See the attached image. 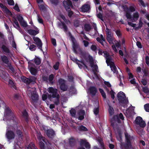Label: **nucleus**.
Instances as JSON below:
<instances>
[{
  "label": "nucleus",
  "mask_w": 149,
  "mask_h": 149,
  "mask_svg": "<svg viewBox=\"0 0 149 149\" xmlns=\"http://www.w3.org/2000/svg\"><path fill=\"white\" fill-rule=\"evenodd\" d=\"M19 23L23 27H26L27 26V23L24 20L19 22Z\"/></svg>",
  "instance_id": "4d7b16f0"
},
{
  "label": "nucleus",
  "mask_w": 149,
  "mask_h": 149,
  "mask_svg": "<svg viewBox=\"0 0 149 149\" xmlns=\"http://www.w3.org/2000/svg\"><path fill=\"white\" fill-rule=\"evenodd\" d=\"M59 65L60 63L59 62L57 61L56 62L55 65H54L53 66L55 70H58V69Z\"/></svg>",
  "instance_id": "603ef678"
},
{
  "label": "nucleus",
  "mask_w": 149,
  "mask_h": 149,
  "mask_svg": "<svg viewBox=\"0 0 149 149\" xmlns=\"http://www.w3.org/2000/svg\"><path fill=\"white\" fill-rule=\"evenodd\" d=\"M7 67L13 72H14L15 70L13 66L11 65V64L10 63H9L7 64Z\"/></svg>",
  "instance_id": "5fc2aeb1"
},
{
  "label": "nucleus",
  "mask_w": 149,
  "mask_h": 149,
  "mask_svg": "<svg viewBox=\"0 0 149 149\" xmlns=\"http://www.w3.org/2000/svg\"><path fill=\"white\" fill-rule=\"evenodd\" d=\"M86 114L85 111L83 109L79 110L76 114V118L78 120L81 121L84 118V116Z\"/></svg>",
  "instance_id": "9d476101"
},
{
  "label": "nucleus",
  "mask_w": 149,
  "mask_h": 149,
  "mask_svg": "<svg viewBox=\"0 0 149 149\" xmlns=\"http://www.w3.org/2000/svg\"><path fill=\"white\" fill-rule=\"evenodd\" d=\"M37 47L36 45L34 44L31 45L29 47V49L31 51H34L36 50Z\"/></svg>",
  "instance_id": "8fccbe9b"
},
{
  "label": "nucleus",
  "mask_w": 149,
  "mask_h": 149,
  "mask_svg": "<svg viewBox=\"0 0 149 149\" xmlns=\"http://www.w3.org/2000/svg\"><path fill=\"white\" fill-rule=\"evenodd\" d=\"M109 64H110L111 70L113 72V73H117V68L115 65L114 62L112 61L111 62H110Z\"/></svg>",
  "instance_id": "5701e85b"
},
{
  "label": "nucleus",
  "mask_w": 149,
  "mask_h": 149,
  "mask_svg": "<svg viewBox=\"0 0 149 149\" xmlns=\"http://www.w3.org/2000/svg\"><path fill=\"white\" fill-rule=\"evenodd\" d=\"M54 78V76L52 74H51L49 76L48 79L49 82L51 84H53L54 83L53 80Z\"/></svg>",
  "instance_id": "c03bdc74"
},
{
  "label": "nucleus",
  "mask_w": 149,
  "mask_h": 149,
  "mask_svg": "<svg viewBox=\"0 0 149 149\" xmlns=\"http://www.w3.org/2000/svg\"><path fill=\"white\" fill-rule=\"evenodd\" d=\"M110 122H111V125L113 127V128L114 129L117 126V124L114 121L112 122V121H111V120H110Z\"/></svg>",
  "instance_id": "e2e57ef3"
},
{
  "label": "nucleus",
  "mask_w": 149,
  "mask_h": 149,
  "mask_svg": "<svg viewBox=\"0 0 149 149\" xmlns=\"http://www.w3.org/2000/svg\"><path fill=\"white\" fill-rule=\"evenodd\" d=\"M1 48L3 52L10 54V51L8 47L4 45H2Z\"/></svg>",
  "instance_id": "a878e982"
},
{
  "label": "nucleus",
  "mask_w": 149,
  "mask_h": 149,
  "mask_svg": "<svg viewBox=\"0 0 149 149\" xmlns=\"http://www.w3.org/2000/svg\"><path fill=\"white\" fill-rule=\"evenodd\" d=\"M117 97L120 103L126 104L128 102V100L126 99L125 94L122 91H120L118 93Z\"/></svg>",
  "instance_id": "39448f33"
},
{
  "label": "nucleus",
  "mask_w": 149,
  "mask_h": 149,
  "mask_svg": "<svg viewBox=\"0 0 149 149\" xmlns=\"http://www.w3.org/2000/svg\"><path fill=\"white\" fill-rule=\"evenodd\" d=\"M99 111V107L95 108L93 110L94 114L95 115H97L98 114Z\"/></svg>",
  "instance_id": "6e6d98bb"
},
{
  "label": "nucleus",
  "mask_w": 149,
  "mask_h": 149,
  "mask_svg": "<svg viewBox=\"0 0 149 149\" xmlns=\"http://www.w3.org/2000/svg\"><path fill=\"white\" fill-rule=\"evenodd\" d=\"M0 7L2 8V11L6 14L10 15H12L11 12L7 7L1 3H0Z\"/></svg>",
  "instance_id": "aec40b11"
},
{
  "label": "nucleus",
  "mask_w": 149,
  "mask_h": 149,
  "mask_svg": "<svg viewBox=\"0 0 149 149\" xmlns=\"http://www.w3.org/2000/svg\"><path fill=\"white\" fill-rule=\"evenodd\" d=\"M69 91L74 94H77V91L74 86H71L69 89Z\"/></svg>",
  "instance_id": "c9c22d12"
},
{
  "label": "nucleus",
  "mask_w": 149,
  "mask_h": 149,
  "mask_svg": "<svg viewBox=\"0 0 149 149\" xmlns=\"http://www.w3.org/2000/svg\"><path fill=\"white\" fill-rule=\"evenodd\" d=\"M115 32L118 37H120L122 36V34L119 29L116 30Z\"/></svg>",
  "instance_id": "680f3d73"
},
{
  "label": "nucleus",
  "mask_w": 149,
  "mask_h": 149,
  "mask_svg": "<svg viewBox=\"0 0 149 149\" xmlns=\"http://www.w3.org/2000/svg\"><path fill=\"white\" fill-rule=\"evenodd\" d=\"M110 93L111 95V98L113 99H114L115 98L114 95L115 94V93L114 92L112 89H111L110 92Z\"/></svg>",
  "instance_id": "338daca9"
},
{
  "label": "nucleus",
  "mask_w": 149,
  "mask_h": 149,
  "mask_svg": "<svg viewBox=\"0 0 149 149\" xmlns=\"http://www.w3.org/2000/svg\"><path fill=\"white\" fill-rule=\"evenodd\" d=\"M79 54L80 55V57L81 58L86 60H87V55L86 52H83L80 49Z\"/></svg>",
  "instance_id": "c85d7f7f"
},
{
  "label": "nucleus",
  "mask_w": 149,
  "mask_h": 149,
  "mask_svg": "<svg viewBox=\"0 0 149 149\" xmlns=\"http://www.w3.org/2000/svg\"><path fill=\"white\" fill-rule=\"evenodd\" d=\"M66 11L68 12V17L70 18L74 14L73 12L71 10L70 8L68 10H66Z\"/></svg>",
  "instance_id": "864d4df0"
},
{
  "label": "nucleus",
  "mask_w": 149,
  "mask_h": 149,
  "mask_svg": "<svg viewBox=\"0 0 149 149\" xmlns=\"http://www.w3.org/2000/svg\"><path fill=\"white\" fill-rule=\"evenodd\" d=\"M71 39L72 42L73 50L75 53H77V49L79 48V43H77L74 37H72Z\"/></svg>",
  "instance_id": "f8f14e48"
},
{
  "label": "nucleus",
  "mask_w": 149,
  "mask_h": 149,
  "mask_svg": "<svg viewBox=\"0 0 149 149\" xmlns=\"http://www.w3.org/2000/svg\"><path fill=\"white\" fill-rule=\"evenodd\" d=\"M6 135L7 138L9 140L13 139L15 137L14 132L12 130H8L7 131Z\"/></svg>",
  "instance_id": "dca6fc26"
},
{
  "label": "nucleus",
  "mask_w": 149,
  "mask_h": 149,
  "mask_svg": "<svg viewBox=\"0 0 149 149\" xmlns=\"http://www.w3.org/2000/svg\"><path fill=\"white\" fill-rule=\"evenodd\" d=\"M108 105L109 106L108 111L110 116H111L114 113V110L113 107L109 104H108Z\"/></svg>",
  "instance_id": "473e14b6"
},
{
  "label": "nucleus",
  "mask_w": 149,
  "mask_h": 149,
  "mask_svg": "<svg viewBox=\"0 0 149 149\" xmlns=\"http://www.w3.org/2000/svg\"><path fill=\"white\" fill-rule=\"evenodd\" d=\"M27 31L30 35L33 36H35L39 33L38 31L32 29L28 30Z\"/></svg>",
  "instance_id": "2f4dec72"
},
{
  "label": "nucleus",
  "mask_w": 149,
  "mask_h": 149,
  "mask_svg": "<svg viewBox=\"0 0 149 149\" xmlns=\"http://www.w3.org/2000/svg\"><path fill=\"white\" fill-rule=\"evenodd\" d=\"M29 71L31 74L33 75H36L38 72L36 68L33 67H30Z\"/></svg>",
  "instance_id": "72a5a7b5"
},
{
  "label": "nucleus",
  "mask_w": 149,
  "mask_h": 149,
  "mask_svg": "<svg viewBox=\"0 0 149 149\" xmlns=\"http://www.w3.org/2000/svg\"><path fill=\"white\" fill-rule=\"evenodd\" d=\"M107 39L110 44H113V39L111 36H107Z\"/></svg>",
  "instance_id": "49530a36"
},
{
  "label": "nucleus",
  "mask_w": 149,
  "mask_h": 149,
  "mask_svg": "<svg viewBox=\"0 0 149 149\" xmlns=\"http://www.w3.org/2000/svg\"><path fill=\"white\" fill-rule=\"evenodd\" d=\"M34 63L37 65H39L40 64L41 62L40 59L38 57H36L34 60Z\"/></svg>",
  "instance_id": "a18cd8bd"
},
{
  "label": "nucleus",
  "mask_w": 149,
  "mask_h": 149,
  "mask_svg": "<svg viewBox=\"0 0 149 149\" xmlns=\"http://www.w3.org/2000/svg\"><path fill=\"white\" fill-rule=\"evenodd\" d=\"M13 22L15 23V24L16 25L17 27H16L15 25H13V26L14 27L17 29H18L19 31L21 32V31H22V29L20 28L19 23L17 20V19L15 18L13 20Z\"/></svg>",
  "instance_id": "cd10ccee"
},
{
  "label": "nucleus",
  "mask_w": 149,
  "mask_h": 149,
  "mask_svg": "<svg viewBox=\"0 0 149 149\" xmlns=\"http://www.w3.org/2000/svg\"><path fill=\"white\" fill-rule=\"evenodd\" d=\"M89 89L90 93L93 96H95L96 95L97 92L96 88L94 86L90 87Z\"/></svg>",
  "instance_id": "412c9836"
},
{
  "label": "nucleus",
  "mask_w": 149,
  "mask_h": 149,
  "mask_svg": "<svg viewBox=\"0 0 149 149\" xmlns=\"http://www.w3.org/2000/svg\"><path fill=\"white\" fill-rule=\"evenodd\" d=\"M58 26L60 28L63 29L65 32H67L68 30L67 25L63 21H61L60 22H58Z\"/></svg>",
  "instance_id": "a211bd4d"
},
{
  "label": "nucleus",
  "mask_w": 149,
  "mask_h": 149,
  "mask_svg": "<svg viewBox=\"0 0 149 149\" xmlns=\"http://www.w3.org/2000/svg\"><path fill=\"white\" fill-rule=\"evenodd\" d=\"M17 18L18 20L19 21V23L21 22L24 20L23 17L20 15H17Z\"/></svg>",
  "instance_id": "13d9d810"
},
{
  "label": "nucleus",
  "mask_w": 149,
  "mask_h": 149,
  "mask_svg": "<svg viewBox=\"0 0 149 149\" xmlns=\"http://www.w3.org/2000/svg\"><path fill=\"white\" fill-rule=\"evenodd\" d=\"M57 85L59 86L61 90L65 91L67 90L68 86L66 84V81L65 79L60 78L57 81Z\"/></svg>",
  "instance_id": "7ed1b4c3"
},
{
  "label": "nucleus",
  "mask_w": 149,
  "mask_h": 149,
  "mask_svg": "<svg viewBox=\"0 0 149 149\" xmlns=\"http://www.w3.org/2000/svg\"><path fill=\"white\" fill-rule=\"evenodd\" d=\"M36 136L39 141H42L43 142L46 143V140L45 137L42 136L40 132H38Z\"/></svg>",
  "instance_id": "393cba45"
},
{
  "label": "nucleus",
  "mask_w": 149,
  "mask_h": 149,
  "mask_svg": "<svg viewBox=\"0 0 149 149\" xmlns=\"http://www.w3.org/2000/svg\"><path fill=\"white\" fill-rule=\"evenodd\" d=\"M125 136L126 143L125 145V148H129L132 146L131 141L133 138L132 136H131L127 133H125Z\"/></svg>",
  "instance_id": "0eeeda50"
},
{
  "label": "nucleus",
  "mask_w": 149,
  "mask_h": 149,
  "mask_svg": "<svg viewBox=\"0 0 149 149\" xmlns=\"http://www.w3.org/2000/svg\"><path fill=\"white\" fill-rule=\"evenodd\" d=\"M89 60L91 67L93 68V69L94 68L95 65H94L93 58L92 56H89Z\"/></svg>",
  "instance_id": "4c0bfd02"
},
{
  "label": "nucleus",
  "mask_w": 149,
  "mask_h": 149,
  "mask_svg": "<svg viewBox=\"0 0 149 149\" xmlns=\"http://www.w3.org/2000/svg\"><path fill=\"white\" fill-rule=\"evenodd\" d=\"M8 81V85L11 88L14 89L15 90L17 89V87L16 86L13 80L11 79H9Z\"/></svg>",
  "instance_id": "b1692460"
},
{
  "label": "nucleus",
  "mask_w": 149,
  "mask_h": 149,
  "mask_svg": "<svg viewBox=\"0 0 149 149\" xmlns=\"http://www.w3.org/2000/svg\"><path fill=\"white\" fill-rule=\"evenodd\" d=\"M78 130L81 132L86 131H88L87 128L85 126L81 125L79 126L78 128Z\"/></svg>",
  "instance_id": "e433bc0d"
},
{
  "label": "nucleus",
  "mask_w": 149,
  "mask_h": 149,
  "mask_svg": "<svg viewBox=\"0 0 149 149\" xmlns=\"http://www.w3.org/2000/svg\"><path fill=\"white\" fill-rule=\"evenodd\" d=\"M48 91L49 93L51 94L48 95V99L50 100L52 98H55L54 103L56 105H58L60 103V97L58 93V89L52 87H49L48 88Z\"/></svg>",
  "instance_id": "f257e3e1"
},
{
  "label": "nucleus",
  "mask_w": 149,
  "mask_h": 149,
  "mask_svg": "<svg viewBox=\"0 0 149 149\" xmlns=\"http://www.w3.org/2000/svg\"><path fill=\"white\" fill-rule=\"evenodd\" d=\"M104 54L103 56L106 58V63L108 65L110 62H111L113 60V58L109 55V54L106 51L104 50L103 51Z\"/></svg>",
  "instance_id": "4468645a"
},
{
  "label": "nucleus",
  "mask_w": 149,
  "mask_h": 149,
  "mask_svg": "<svg viewBox=\"0 0 149 149\" xmlns=\"http://www.w3.org/2000/svg\"><path fill=\"white\" fill-rule=\"evenodd\" d=\"M22 116L25 118L26 121H27L28 119V114L26 110H24L22 112Z\"/></svg>",
  "instance_id": "37998d69"
},
{
  "label": "nucleus",
  "mask_w": 149,
  "mask_h": 149,
  "mask_svg": "<svg viewBox=\"0 0 149 149\" xmlns=\"http://www.w3.org/2000/svg\"><path fill=\"white\" fill-rule=\"evenodd\" d=\"M27 149H38V148L35 146L34 143L31 142L28 145Z\"/></svg>",
  "instance_id": "79ce46f5"
},
{
  "label": "nucleus",
  "mask_w": 149,
  "mask_h": 149,
  "mask_svg": "<svg viewBox=\"0 0 149 149\" xmlns=\"http://www.w3.org/2000/svg\"><path fill=\"white\" fill-rule=\"evenodd\" d=\"M133 17L134 19L136 20L138 19L139 17V14L137 12L134 13H133Z\"/></svg>",
  "instance_id": "09e8293b"
},
{
  "label": "nucleus",
  "mask_w": 149,
  "mask_h": 149,
  "mask_svg": "<svg viewBox=\"0 0 149 149\" xmlns=\"http://www.w3.org/2000/svg\"><path fill=\"white\" fill-rule=\"evenodd\" d=\"M33 39L34 42V43L38 47V49H39L41 51H42V44L40 39L39 38L35 36H33Z\"/></svg>",
  "instance_id": "9b49d317"
},
{
  "label": "nucleus",
  "mask_w": 149,
  "mask_h": 149,
  "mask_svg": "<svg viewBox=\"0 0 149 149\" xmlns=\"http://www.w3.org/2000/svg\"><path fill=\"white\" fill-rule=\"evenodd\" d=\"M12 40V46L14 48H16V44L15 42L14 39V37L13 34H12V36L11 37H10V40Z\"/></svg>",
  "instance_id": "de8ad7c7"
},
{
  "label": "nucleus",
  "mask_w": 149,
  "mask_h": 149,
  "mask_svg": "<svg viewBox=\"0 0 149 149\" xmlns=\"http://www.w3.org/2000/svg\"><path fill=\"white\" fill-rule=\"evenodd\" d=\"M42 141H39V145L41 149H45V144Z\"/></svg>",
  "instance_id": "bf43d9fd"
},
{
  "label": "nucleus",
  "mask_w": 149,
  "mask_h": 149,
  "mask_svg": "<svg viewBox=\"0 0 149 149\" xmlns=\"http://www.w3.org/2000/svg\"><path fill=\"white\" fill-rule=\"evenodd\" d=\"M8 75L9 74L7 72L5 73L4 72L2 73V74H0V77L6 81H8L9 79L8 77Z\"/></svg>",
  "instance_id": "bb28decb"
},
{
  "label": "nucleus",
  "mask_w": 149,
  "mask_h": 149,
  "mask_svg": "<svg viewBox=\"0 0 149 149\" xmlns=\"http://www.w3.org/2000/svg\"><path fill=\"white\" fill-rule=\"evenodd\" d=\"M93 71L94 75L95 76H97V73L99 72L98 67L97 65L95 64L94 65V68L93 69Z\"/></svg>",
  "instance_id": "a19ab883"
},
{
  "label": "nucleus",
  "mask_w": 149,
  "mask_h": 149,
  "mask_svg": "<svg viewBox=\"0 0 149 149\" xmlns=\"http://www.w3.org/2000/svg\"><path fill=\"white\" fill-rule=\"evenodd\" d=\"M74 26L75 27H78L79 25V21L78 20H74Z\"/></svg>",
  "instance_id": "774afa93"
},
{
  "label": "nucleus",
  "mask_w": 149,
  "mask_h": 149,
  "mask_svg": "<svg viewBox=\"0 0 149 149\" xmlns=\"http://www.w3.org/2000/svg\"><path fill=\"white\" fill-rule=\"evenodd\" d=\"M70 113L72 117L76 118V111L75 109L72 108L70 110Z\"/></svg>",
  "instance_id": "ea45409f"
},
{
  "label": "nucleus",
  "mask_w": 149,
  "mask_h": 149,
  "mask_svg": "<svg viewBox=\"0 0 149 149\" xmlns=\"http://www.w3.org/2000/svg\"><path fill=\"white\" fill-rule=\"evenodd\" d=\"M84 29L85 31L88 32L92 29L90 24H85L84 25Z\"/></svg>",
  "instance_id": "f704fd0d"
},
{
  "label": "nucleus",
  "mask_w": 149,
  "mask_h": 149,
  "mask_svg": "<svg viewBox=\"0 0 149 149\" xmlns=\"http://www.w3.org/2000/svg\"><path fill=\"white\" fill-rule=\"evenodd\" d=\"M5 115L8 117H11V119L14 120V115L8 107H7L5 110Z\"/></svg>",
  "instance_id": "ddd939ff"
},
{
  "label": "nucleus",
  "mask_w": 149,
  "mask_h": 149,
  "mask_svg": "<svg viewBox=\"0 0 149 149\" xmlns=\"http://www.w3.org/2000/svg\"><path fill=\"white\" fill-rule=\"evenodd\" d=\"M144 108L146 111L149 112V103L146 104L144 105Z\"/></svg>",
  "instance_id": "052dcab7"
},
{
  "label": "nucleus",
  "mask_w": 149,
  "mask_h": 149,
  "mask_svg": "<svg viewBox=\"0 0 149 149\" xmlns=\"http://www.w3.org/2000/svg\"><path fill=\"white\" fill-rule=\"evenodd\" d=\"M42 127L48 137L52 139H53L56 135L55 131L52 128L48 129V127L45 125H42Z\"/></svg>",
  "instance_id": "f03ea898"
},
{
  "label": "nucleus",
  "mask_w": 149,
  "mask_h": 149,
  "mask_svg": "<svg viewBox=\"0 0 149 149\" xmlns=\"http://www.w3.org/2000/svg\"><path fill=\"white\" fill-rule=\"evenodd\" d=\"M31 99L34 102H37L38 100V95L36 91H32L31 92Z\"/></svg>",
  "instance_id": "6ab92c4d"
},
{
  "label": "nucleus",
  "mask_w": 149,
  "mask_h": 149,
  "mask_svg": "<svg viewBox=\"0 0 149 149\" xmlns=\"http://www.w3.org/2000/svg\"><path fill=\"white\" fill-rule=\"evenodd\" d=\"M81 11L84 13H89L90 11L91 7L90 5L84 4L81 8Z\"/></svg>",
  "instance_id": "2eb2a0df"
},
{
  "label": "nucleus",
  "mask_w": 149,
  "mask_h": 149,
  "mask_svg": "<svg viewBox=\"0 0 149 149\" xmlns=\"http://www.w3.org/2000/svg\"><path fill=\"white\" fill-rule=\"evenodd\" d=\"M29 79L31 83L33 82L34 83H36V80L37 79V78L33 76H31L29 77Z\"/></svg>",
  "instance_id": "3c124183"
},
{
  "label": "nucleus",
  "mask_w": 149,
  "mask_h": 149,
  "mask_svg": "<svg viewBox=\"0 0 149 149\" xmlns=\"http://www.w3.org/2000/svg\"><path fill=\"white\" fill-rule=\"evenodd\" d=\"M97 16L98 18L100 19L102 21H104L102 15L101 13H100L97 14Z\"/></svg>",
  "instance_id": "69168bd1"
},
{
  "label": "nucleus",
  "mask_w": 149,
  "mask_h": 149,
  "mask_svg": "<svg viewBox=\"0 0 149 149\" xmlns=\"http://www.w3.org/2000/svg\"><path fill=\"white\" fill-rule=\"evenodd\" d=\"M76 140L73 137H71L69 139L68 143L71 147H73L75 145Z\"/></svg>",
  "instance_id": "4be33fe9"
},
{
  "label": "nucleus",
  "mask_w": 149,
  "mask_h": 149,
  "mask_svg": "<svg viewBox=\"0 0 149 149\" xmlns=\"http://www.w3.org/2000/svg\"><path fill=\"white\" fill-rule=\"evenodd\" d=\"M143 91L146 93H149V89L146 86L143 88Z\"/></svg>",
  "instance_id": "0e129e2a"
},
{
  "label": "nucleus",
  "mask_w": 149,
  "mask_h": 149,
  "mask_svg": "<svg viewBox=\"0 0 149 149\" xmlns=\"http://www.w3.org/2000/svg\"><path fill=\"white\" fill-rule=\"evenodd\" d=\"M136 124L139 125L142 128L144 127L146 125V123L143 120L142 118L140 116L137 117L134 121Z\"/></svg>",
  "instance_id": "1a4fd4ad"
},
{
  "label": "nucleus",
  "mask_w": 149,
  "mask_h": 149,
  "mask_svg": "<svg viewBox=\"0 0 149 149\" xmlns=\"http://www.w3.org/2000/svg\"><path fill=\"white\" fill-rule=\"evenodd\" d=\"M16 133L19 138L22 139L23 136L22 132L20 130H17L16 131Z\"/></svg>",
  "instance_id": "58836bf2"
},
{
  "label": "nucleus",
  "mask_w": 149,
  "mask_h": 149,
  "mask_svg": "<svg viewBox=\"0 0 149 149\" xmlns=\"http://www.w3.org/2000/svg\"><path fill=\"white\" fill-rule=\"evenodd\" d=\"M38 7L40 11L42 12V14L43 17L47 19L49 18V13L47 12V9L45 6L43 4L38 5Z\"/></svg>",
  "instance_id": "423d86ee"
},
{
  "label": "nucleus",
  "mask_w": 149,
  "mask_h": 149,
  "mask_svg": "<svg viewBox=\"0 0 149 149\" xmlns=\"http://www.w3.org/2000/svg\"><path fill=\"white\" fill-rule=\"evenodd\" d=\"M21 79L23 82L27 84H29L31 83L29 78H27L24 76H22L21 77Z\"/></svg>",
  "instance_id": "c756f323"
},
{
  "label": "nucleus",
  "mask_w": 149,
  "mask_h": 149,
  "mask_svg": "<svg viewBox=\"0 0 149 149\" xmlns=\"http://www.w3.org/2000/svg\"><path fill=\"white\" fill-rule=\"evenodd\" d=\"M63 4L66 10H68L70 8V7L72 6V3L70 0L64 1L63 2Z\"/></svg>",
  "instance_id": "f3484780"
},
{
  "label": "nucleus",
  "mask_w": 149,
  "mask_h": 149,
  "mask_svg": "<svg viewBox=\"0 0 149 149\" xmlns=\"http://www.w3.org/2000/svg\"><path fill=\"white\" fill-rule=\"evenodd\" d=\"M1 60L3 63L7 64H9V60L8 58L5 55H3L1 56Z\"/></svg>",
  "instance_id": "7c9ffc66"
},
{
  "label": "nucleus",
  "mask_w": 149,
  "mask_h": 149,
  "mask_svg": "<svg viewBox=\"0 0 149 149\" xmlns=\"http://www.w3.org/2000/svg\"><path fill=\"white\" fill-rule=\"evenodd\" d=\"M123 9L125 12V16L127 19H131L132 16L130 12H133L135 11V8L134 6H131L128 8L126 6H123Z\"/></svg>",
  "instance_id": "20e7f679"
},
{
  "label": "nucleus",
  "mask_w": 149,
  "mask_h": 149,
  "mask_svg": "<svg viewBox=\"0 0 149 149\" xmlns=\"http://www.w3.org/2000/svg\"><path fill=\"white\" fill-rule=\"evenodd\" d=\"M120 119L123 120H124V117L123 114L121 113H120L119 116L118 114L113 116L112 118L111 119V120L112 122L114 121L120 123H121Z\"/></svg>",
  "instance_id": "6e6552de"
}]
</instances>
